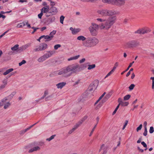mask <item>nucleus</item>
I'll return each instance as SVG.
<instances>
[{
    "instance_id": "6e6d98bb",
    "label": "nucleus",
    "mask_w": 154,
    "mask_h": 154,
    "mask_svg": "<svg viewBox=\"0 0 154 154\" xmlns=\"http://www.w3.org/2000/svg\"><path fill=\"white\" fill-rule=\"evenodd\" d=\"M141 144L144 147L146 148L147 147V145L144 142V141H142L141 142Z\"/></svg>"
},
{
    "instance_id": "bf43d9fd",
    "label": "nucleus",
    "mask_w": 154,
    "mask_h": 154,
    "mask_svg": "<svg viewBox=\"0 0 154 154\" xmlns=\"http://www.w3.org/2000/svg\"><path fill=\"white\" fill-rule=\"evenodd\" d=\"M134 63V61H133V62H132V63H131L129 65V66H128V68H127V70L128 69H129L130 68V67H131L132 66V65L133 64V63Z\"/></svg>"
},
{
    "instance_id": "5701e85b",
    "label": "nucleus",
    "mask_w": 154,
    "mask_h": 154,
    "mask_svg": "<svg viewBox=\"0 0 154 154\" xmlns=\"http://www.w3.org/2000/svg\"><path fill=\"white\" fill-rule=\"evenodd\" d=\"M51 63L52 64H59L62 63V62L59 60H51Z\"/></svg>"
},
{
    "instance_id": "cd10ccee",
    "label": "nucleus",
    "mask_w": 154,
    "mask_h": 154,
    "mask_svg": "<svg viewBox=\"0 0 154 154\" xmlns=\"http://www.w3.org/2000/svg\"><path fill=\"white\" fill-rule=\"evenodd\" d=\"M56 30H53L51 32L50 34L49 37H50V39H52V38L53 37V36L56 33Z\"/></svg>"
},
{
    "instance_id": "0eeeda50",
    "label": "nucleus",
    "mask_w": 154,
    "mask_h": 154,
    "mask_svg": "<svg viewBox=\"0 0 154 154\" xmlns=\"http://www.w3.org/2000/svg\"><path fill=\"white\" fill-rule=\"evenodd\" d=\"M47 47L48 45L46 44L42 43L39 45L38 48L35 49L34 50L35 51H38L44 50L47 48Z\"/></svg>"
},
{
    "instance_id": "864d4df0",
    "label": "nucleus",
    "mask_w": 154,
    "mask_h": 154,
    "mask_svg": "<svg viewBox=\"0 0 154 154\" xmlns=\"http://www.w3.org/2000/svg\"><path fill=\"white\" fill-rule=\"evenodd\" d=\"M45 58H38L37 60L39 62H42L45 60Z\"/></svg>"
},
{
    "instance_id": "c9c22d12",
    "label": "nucleus",
    "mask_w": 154,
    "mask_h": 154,
    "mask_svg": "<svg viewBox=\"0 0 154 154\" xmlns=\"http://www.w3.org/2000/svg\"><path fill=\"white\" fill-rule=\"evenodd\" d=\"M64 17L63 16H61L60 17V22L62 24H63V21L64 19Z\"/></svg>"
},
{
    "instance_id": "0e129e2a",
    "label": "nucleus",
    "mask_w": 154,
    "mask_h": 154,
    "mask_svg": "<svg viewBox=\"0 0 154 154\" xmlns=\"http://www.w3.org/2000/svg\"><path fill=\"white\" fill-rule=\"evenodd\" d=\"M147 125V122L146 121L144 122L143 123V126H144V128H147V127H146Z\"/></svg>"
},
{
    "instance_id": "9d476101",
    "label": "nucleus",
    "mask_w": 154,
    "mask_h": 154,
    "mask_svg": "<svg viewBox=\"0 0 154 154\" xmlns=\"http://www.w3.org/2000/svg\"><path fill=\"white\" fill-rule=\"evenodd\" d=\"M97 13L103 16H107V9H101L97 11Z\"/></svg>"
},
{
    "instance_id": "603ef678",
    "label": "nucleus",
    "mask_w": 154,
    "mask_h": 154,
    "mask_svg": "<svg viewBox=\"0 0 154 154\" xmlns=\"http://www.w3.org/2000/svg\"><path fill=\"white\" fill-rule=\"evenodd\" d=\"M56 2H54L51 1L50 2V6L51 7H54V6L55 5Z\"/></svg>"
},
{
    "instance_id": "37998d69",
    "label": "nucleus",
    "mask_w": 154,
    "mask_h": 154,
    "mask_svg": "<svg viewBox=\"0 0 154 154\" xmlns=\"http://www.w3.org/2000/svg\"><path fill=\"white\" fill-rule=\"evenodd\" d=\"M32 28L34 30L32 32V34H33L36 31V30H37V29H39V28H36V27H32Z\"/></svg>"
},
{
    "instance_id": "39448f33",
    "label": "nucleus",
    "mask_w": 154,
    "mask_h": 154,
    "mask_svg": "<svg viewBox=\"0 0 154 154\" xmlns=\"http://www.w3.org/2000/svg\"><path fill=\"white\" fill-rule=\"evenodd\" d=\"M99 84L98 80H95L92 82L88 88V91L90 92H93L97 88Z\"/></svg>"
},
{
    "instance_id": "79ce46f5",
    "label": "nucleus",
    "mask_w": 154,
    "mask_h": 154,
    "mask_svg": "<svg viewBox=\"0 0 154 154\" xmlns=\"http://www.w3.org/2000/svg\"><path fill=\"white\" fill-rule=\"evenodd\" d=\"M135 87V85L134 84H131L129 87V88L130 90H132Z\"/></svg>"
},
{
    "instance_id": "72a5a7b5",
    "label": "nucleus",
    "mask_w": 154,
    "mask_h": 154,
    "mask_svg": "<svg viewBox=\"0 0 154 154\" xmlns=\"http://www.w3.org/2000/svg\"><path fill=\"white\" fill-rule=\"evenodd\" d=\"M128 103L127 102H124L123 101L121 103L120 105L122 106H126L128 105Z\"/></svg>"
},
{
    "instance_id": "aec40b11",
    "label": "nucleus",
    "mask_w": 154,
    "mask_h": 154,
    "mask_svg": "<svg viewBox=\"0 0 154 154\" xmlns=\"http://www.w3.org/2000/svg\"><path fill=\"white\" fill-rule=\"evenodd\" d=\"M49 11V6H47V7H43L41 9V11L43 13H45V14L48 12Z\"/></svg>"
},
{
    "instance_id": "a211bd4d",
    "label": "nucleus",
    "mask_w": 154,
    "mask_h": 154,
    "mask_svg": "<svg viewBox=\"0 0 154 154\" xmlns=\"http://www.w3.org/2000/svg\"><path fill=\"white\" fill-rule=\"evenodd\" d=\"M40 149V148L38 146H36L30 149L29 151V152H33L36 151H37L39 150Z\"/></svg>"
},
{
    "instance_id": "a18cd8bd",
    "label": "nucleus",
    "mask_w": 154,
    "mask_h": 154,
    "mask_svg": "<svg viewBox=\"0 0 154 154\" xmlns=\"http://www.w3.org/2000/svg\"><path fill=\"white\" fill-rule=\"evenodd\" d=\"M119 105H118L117 107H116V108L115 109L114 111L112 113V115H114L116 113V112L117 110L119 109Z\"/></svg>"
},
{
    "instance_id": "4d7b16f0",
    "label": "nucleus",
    "mask_w": 154,
    "mask_h": 154,
    "mask_svg": "<svg viewBox=\"0 0 154 154\" xmlns=\"http://www.w3.org/2000/svg\"><path fill=\"white\" fill-rule=\"evenodd\" d=\"M98 0H87V2L91 3H95Z\"/></svg>"
},
{
    "instance_id": "09e8293b",
    "label": "nucleus",
    "mask_w": 154,
    "mask_h": 154,
    "mask_svg": "<svg viewBox=\"0 0 154 154\" xmlns=\"http://www.w3.org/2000/svg\"><path fill=\"white\" fill-rule=\"evenodd\" d=\"M128 123V121L127 120H126L125 121V124L124 125L123 127L122 128V129L123 130L125 129V128L126 125H127Z\"/></svg>"
},
{
    "instance_id": "e2e57ef3",
    "label": "nucleus",
    "mask_w": 154,
    "mask_h": 154,
    "mask_svg": "<svg viewBox=\"0 0 154 154\" xmlns=\"http://www.w3.org/2000/svg\"><path fill=\"white\" fill-rule=\"evenodd\" d=\"M51 96H49L46 97L45 98V100L46 101H48V100H49L51 98Z\"/></svg>"
},
{
    "instance_id": "f3484780",
    "label": "nucleus",
    "mask_w": 154,
    "mask_h": 154,
    "mask_svg": "<svg viewBox=\"0 0 154 154\" xmlns=\"http://www.w3.org/2000/svg\"><path fill=\"white\" fill-rule=\"evenodd\" d=\"M19 45L18 44H16L14 45L13 47L11 48V50L14 52H16L17 53H18V50L19 49Z\"/></svg>"
},
{
    "instance_id": "680f3d73",
    "label": "nucleus",
    "mask_w": 154,
    "mask_h": 154,
    "mask_svg": "<svg viewBox=\"0 0 154 154\" xmlns=\"http://www.w3.org/2000/svg\"><path fill=\"white\" fill-rule=\"evenodd\" d=\"M106 94V92H104L99 98V100H101L102 98L104 97Z\"/></svg>"
},
{
    "instance_id": "4be33fe9",
    "label": "nucleus",
    "mask_w": 154,
    "mask_h": 154,
    "mask_svg": "<svg viewBox=\"0 0 154 154\" xmlns=\"http://www.w3.org/2000/svg\"><path fill=\"white\" fill-rule=\"evenodd\" d=\"M7 100H8V99L6 97L2 99L0 102V106H2L6 103H7L6 102Z\"/></svg>"
},
{
    "instance_id": "7c9ffc66",
    "label": "nucleus",
    "mask_w": 154,
    "mask_h": 154,
    "mask_svg": "<svg viewBox=\"0 0 154 154\" xmlns=\"http://www.w3.org/2000/svg\"><path fill=\"white\" fill-rule=\"evenodd\" d=\"M95 67V65L94 64H93L92 65H88V70H91L92 69H93Z\"/></svg>"
},
{
    "instance_id": "13d9d810",
    "label": "nucleus",
    "mask_w": 154,
    "mask_h": 154,
    "mask_svg": "<svg viewBox=\"0 0 154 154\" xmlns=\"http://www.w3.org/2000/svg\"><path fill=\"white\" fill-rule=\"evenodd\" d=\"M43 13L41 12V13L38 14V17L39 18L41 19L42 18V16L43 15Z\"/></svg>"
},
{
    "instance_id": "1a4fd4ad",
    "label": "nucleus",
    "mask_w": 154,
    "mask_h": 154,
    "mask_svg": "<svg viewBox=\"0 0 154 154\" xmlns=\"http://www.w3.org/2000/svg\"><path fill=\"white\" fill-rule=\"evenodd\" d=\"M49 11L52 15H55L58 12L57 8L55 7H51L50 8L49 7Z\"/></svg>"
},
{
    "instance_id": "393cba45",
    "label": "nucleus",
    "mask_w": 154,
    "mask_h": 154,
    "mask_svg": "<svg viewBox=\"0 0 154 154\" xmlns=\"http://www.w3.org/2000/svg\"><path fill=\"white\" fill-rule=\"evenodd\" d=\"M42 38H44L45 39H46V40L45 41V42L47 41H48L51 40V39H50V37H49V36L48 35H42Z\"/></svg>"
},
{
    "instance_id": "9b49d317",
    "label": "nucleus",
    "mask_w": 154,
    "mask_h": 154,
    "mask_svg": "<svg viewBox=\"0 0 154 154\" xmlns=\"http://www.w3.org/2000/svg\"><path fill=\"white\" fill-rule=\"evenodd\" d=\"M29 47V46L27 45H23L22 46L19 47V49L18 50V53H21L27 48Z\"/></svg>"
},
{
    "instance_id": "e433bc0d",
    "label": "nucleus",
    "mask_w": 154,
    "mask_h": 154,
    "mask_svg": "<svg viewBox=\"0 0 154 154\" xmlns=\"http://www.w3.org/2000/svg\"><path fill=\"white\" fill-rule=\"evenodd\" d=\"M55 136V135H52L51 136V137H50L49 138H47L46 139V140L48 141H50L53 139L54 137Z\"/></svg>"
},
{
    "instance_id": "69168bd1",
    "label": "nucleus",
    "mask_w": 154,
    "mask_h": 154,
    "mask_svg": "<svg viewBox=\"0 0 154 154\" xmlns=\"http://www.w3.org/2000/svg\"><path fill=\"white\" fill-rule=\"evenodd\" d=\"M17 27L19 28L22 27L21 23H19L17 25Z\"/></svg>"
},
{
    "instance_id": "ea45409f",
    "label": "nucleus",
    "mask_w": 154,
    "mask_h": 154,
    "mask_svg": "<svg viewBox=\"0 0 154 154\" xmlns=\"http://www.w3.org/2000/svg\"><path fill=\"white\" fill-rule=\"evenodd\" d=\"M61 46V45L60 44H57L54 45V48L55 50H57L58 48L60 47Z\"/></svg>"
},
{
    "instance_id": "a878e982",
    "label": "nucleus",
    "mask_w": 154,
    "mask_h": 154,
    "mask_svg": "<svg viewBox=\"0 0 154 154\" xmlns=\"http://www.w3.org/2000/svg\"><path fill=\"white\" fill-rule=\"evenodd\" d=\"M13 70L14 69L13 68L10 69H9L7 70L5 72L3 73V74L4 75H5L10 73V72L13 71Z\"/></svg>"
},
{
    "instance_id": "4468645a",
    "label": "nucleus",
    "mask_w": 154,
    "mask_h": 154,
    "mask_svg": "<svg viewBox=\"0 0 154 154\" xmlns=\"http://www.w3.org/2000/svg\"><path fill=\"white\" fill-rule=\"evenodd\" d=\"M87 117H85L84 118L82 119L81 120L77 122L74 126V128L76 129L85 120V119H86Z\"/></svg>"
},
{
    "instance_id": "6e6552de",
    "label": "nucleus",
    "mask_w": 154,
    "mask_h": 154,
    "mask_svg": "<svg viewBox=\"0 0 154 154\" xmlns=\"http://www.w3.org/2000/svg\"><path fill=\"white\" fill-rule=\"evenodd\" d=\"M127 44L129 47H132L137 46L139 45V43L137 41L133 40L129 42Z\"/></svg>"
},
{
    "instance_id": "20e7f679",
    "label": "nucleus",
    "mask_w": 154,
    "mask_h": 154,
    "mask_svg": "<svg viewBox=\"0 0 154 154\" xmlns=\"http://www.w3.org/2000/svg\"><path fill=\"white\" fill-rule=\"evenodd\" d=\"M96 24L94 23H92L91 25L89 27L88 29L90 31L91 34L93 36H96L98 33V31L99 29V26L101 25Z\"/></svg>"
},
{
    "instance_id": "49530a36",
    "label": "nucleus",
    "mask_w": 154,
    "mask_h": 154,
    "mask_svg": "<svg viewBox=\"0 0 154 154\" xmlns=\"http://www.w3.org/2000/svg\"><path fill=\"white\" fill-rule=\"evenodd\" d=\"M147 128H144V131L143 133V135L144 136H146L147 135Z\"/></svg>"
},
{
    "instance_id": "2f4dec72",
    "label": "nucleus",
    "mask_w": 154,
    "mask_h": 154,
    "mask_svg": "<svg viewBox=\"0 0 154 154\" xmlns=\"http://www.w3.org/2000/svg\"><path fill=\"white\" fill-rule=\"evenodd\" d=\"M4 105V108L5 109L8 108L11 105V104L9 101L5 104Z\"/></svg>"
},
{
    "instance_id": "bb28decb",
    "label": "nucleus",
    "mask_w": 154,
    "mask_h": 154,
    "mask_svg": "<svg viewBox=\"0 0 154 154\" xmlns=\"http://www.w3.org/2000/svg\"><path fill=\"white\" fill-rule=\"evenodd\" d=\"M16 93L15 92H13L11 94L9 95L8 97H6L8 99V100H10L13 97L14 95Z\"/></svg>"
},
{
    "instance_id": "de8ad7c7",
    "label": "nucleus",
    "mask_w": 154,
    "mask_h": 154,
    "mask_svg": "<svg viewBox=\"0 0 154 154\" xmlns=\"http://www.w3.org/2000/svg\"><path fill=\"white\" fill-rule=\"evenodd\" d=\"M142 124H140L139 127H138L137 128V132H138L139 130H140L142 128Z\"/></svg>"
},
{
    "instance_id": "c756f323",
    "label": "nucleus",
    "mask_w": 154,
    "mask_h": 154,
    "mask_svg": "<svg viewBox=\"0 0 154 154\" xmlns=\"http://www.w3.org/2000/svg\"><path fill=\"white\" fill-rule=\"evenodd\" d=\"M55 18L54 17H51L49 18L48 19V21L50 23H51L55 20Z\"/></svg>"
},
{
    "instance_id": "f8f14e48",
    "label": "nucleus",
    "mask_w": 154,
    "mask_h": 154,
    "mask_svg": "<svg viewBox=\"0 0 154 154\" xmlns=\"http://www.w3.org/2000/svg\"><path fill=\"white\" fill-rule=\"evenodd\" d=\"M8 83V81L5 79L2 81V84L0 86V90H2L5 88Z\"/></svg>"
},
{
    "instance_id": "338daca9",
    "label": "nucleus",
    "mask_w": 154,
    "mask_h": 154,
    "mask_svg": "<svg viewBox=\"0 0 154 154\" xmlns=\"http://www.w3.org/2000/svg\"><path fill=\"white\" fill-rule=\"evenodd\" d=\"M1 17L4 19L5 18V16L4 15H2L1 13H0V18Z\"/></svg>"
},
{
    "instance_id": "f704fd0d",
    "label": "nucleus",
    "mask_w": 154,
    "mask_h": 154,
    "mask_svg": "<svg viewBox=\"0 0 154 154\" xmlns=\"http://www.w3.org/2000/svg\"><path fill=\"white\" fill-rule=\"evenodd\" d=\"M131 97V95L129 94L125 96L124 97V100H128Z\"/></svg>"
},
{
    "instance_id": "a19ab883",
    "label": "nucleus",
    "mask_w": 154,
    "mask_h": 154,
    "mask_svg": "<svg viewBox=\"0 0 154 154\" xmlns=\"http://www.w3.org/2000/svg\"><path fill=\"white\" fill-rule=\"evenodd\" d=\"M26 62L25 60H23L21 62L19 63V65L20 66L22 65L25 63Z\"/></svg>"
},
{
    "instance_id": "4c0bfd02",
    "label": "nucleus",
    "mask_w": 154,
    "mask_h": 154,
    "mask_svg": "<svg viewBox=\"0 0 154 154\" xmlns=\"http://www.w3.org/2000/svg\"><path fill=\"white\" fill-rule=\"evenodd\" d=\"M154 131V128L152 126H151L150 127L149 130V132L150 134L152 133Z\"/></svg>"
},
{
    "instance_id": "2eb2a0df",
    "label": "nucleus",
    "mask_w": 154,
    "mask_h": 154,
    "mask_svg": "<svg viewBox=\"0 0 154 154\" xmlns=\"http://www.w3.org/2000/svg\"><path fill=\"white\" fill-rule=\"evenodd\" d=\"M70 30L72 31V33L73 35H75L80 31V29L73 28L72 27H70Z\"/></svg>"
},
{
    "instance_id": "473e14b6",
    "label": "nucleus",
    "mask_w": 154,
    "mask_h": 154,
    "mask_svg": "<svg viewBox=\"0 0 154 154\" xmlns=\"http://www.w3.org/2000/svg\"><path fill=\"white\" fill-rule=\"evenodd\" d=\"M111 96V94H108L105 96L104 98V100H105V101H106Z\"/></svg>"
},
{
    "instance_id": "c85d7f7f",
    "label": "nucleus",
    "mask_w": 154,
    "mask_h": 154,
    "mask_svg": "<svg viewBox=\"0 0 154 154\" xmlns=\"http://www.w3.org/2000/svg\"><path fill=\"white\" fill-rule=\"evenodd\" d=\"M30 129V128H29V127L24 130H21L20 131V134H23L25 133L26 131H27Z\"/></svg>"
},
{
    "instance_id": "774afa93",
    "label": "nucleus",
    "mask_w": 154,
    "mask_h": 154,
    "mask_svg": "<svg viewBox=\"0 0 154 154\" xmlns=\"http://www.w3.org/2000/svg\"><path fill=\"white\" fill-rule=\"evenodd\" d=\"M85 61V58H82V59L80 60L79 61V62L80 63H83Z\"/></svg>"
},
{
    "instance_id": "052dcab7",
    "label": "nucleus",
    "mask_w": 154,
    "mask_h": 154,
    "mask_svg": "<svg viewBox=\"0 0 154 154\" xmlns=\"http://www.w3.org/2000/svg\"><path fill=\"white\" fill-rule=\"evenodd\" d=\"M42 5L44 6H45V7H47V6H49L48 5H47V3L46 2H43L42 3Z\"/></svg>"
},
{
    "instance_id": "412c9836",
    "label": "nucleus",
    "mask_w": 154,
    "mask_h": 154,
    "mask_svg": "<svg viewBox=\"0 0 154 154\" xmlns=\"http://www.w3.org/2000/svg\"><path fill=\"white\" fill-rule=\"evenodd\" d=\"M66 84V83L62 82L59 83L56 85V86L58 88L61 89Z\"/></svg>"
},
{
    "instance_id": "b1692460",
    "label": "nucleus",
    "mask_w": 154,
    "mask_h": 154,
    "mask_svg": "<svg viewBox=\"0 0 154 154\" xmlns=\"http://www.w3.org/2000/svg\"><path fill=\"white\" fill-rule=\"evenodd\" d=\"M77 39L78 40L82 41H84L86 39V38L82 35H80L78 36Z\"/></svg>"
},
{
    "instance_id": "f03ea898",
    "label": "nucleus",
    "mask_w": 154,
    "mask_h": 154,
    "mask_svg": "<svg viewBox=\"0 0 154 154\" xmlns=\"http://www.w3.org/2000/svg\"><path fill=\"white\" fill-rule=\"evenodd\" d=\"M80 70L79 65L76 63L69 65L56 72L58 75H63L65 77H68L72 74L77 73Z\"/></svg>"
},
{
    "instance_id": "6ab92c4d",
    "label": "nucleus",
    "mask_w": 154,
    "mask_h": 154,
    "mask_svg": "<svg viewBox=\"0 0 154 154\" xmlns=\"http://www.w3.org/2000/svg\"><path fill=\"white\" fill-rule=\"evenodd\" d=\"M115 0H102V2L104 3L113 5H115Z\"/></svg>"
},
{
    "instance_id": "f257e3e1",
    "label": "nucleus",
    "mask_w": 154,
    "mask_h": 154,
    "mask_svg": "<svg viewBox=\"0 0 154 154\" xmlns=\"http://www.w3.org/2000/svg\"><path fill=\"white\" fill-rule=\"evenodd\" d=\"M117 14V12L113 10L107 9V16H110L107 20H104L100 18H98L96 20L101 23L100 26L101 29H104L108 30L115 23L116 20V17L114 15Z\"/></svg>"
},
{
    "instance_id": "dca6fc26",
    "label": "nucleus",
    "mask_w": 154,
    "mask_h": 154,
    "mask_svg": "<svg viewBox=\"0 0 154 154\" xmlns=\"http://www.w3.org/2000/svg\"><path fill=\"white\" fill-rule=\"evenodd\" d=\"M54 52L53 51H49L43 56L44 58H48L51 56L53 55Z\"/></svg>"
},
{
    "instance_id": "3c124183",
    "label": "nucleus",
    "mask_w": 154,
    "mask_h": 154,
    "mask_svg": "<svg viewBox=\"0 0 154 154\" xmlns=\"http://www.w3.org/2000/svg\"><path fill=\"white\" fill-rule=\"evenodd\" d=\"M76 129L73 127L72 129L70 130L68 133L69 134H71Z\"/></svg>"
},
{
    "instance_id": "423d86ee",
    "label": "nucleus",
    "mask_w": 154,
    "mask_h": 154,
    "mask_svg": "<svg viewBox=\"0 0 154 154\" xmlns=\"http://www.w3.org/2000/svg\"><path fill=\"white\" fill-rule=\"evenodd\" d=\"M150 31V30L148 28H144L140 29L134 32L135 33H138L140 34H143L147 33Z\"/></svg>"
},
{
    "instance_id": "5fc2aeb1",
    "label": "nucleus",
    "mask_w": 154,
    "mask_h": 154,
    "mask_svg": "<svg viewBox=\"0 0 154 154\" xmlns=\"http://www.w3.org/2000/svg\"><path fill=\"white\" fill-rule=\"evenodd\" d=\"M123 101V100L121 98H119L118 100V102L119 103V104L118 105H119L120 106L121 104V103Z\"/></svg>"
},
{
    "instance_id": "c03bdc74",
    "label": "nucleus",
    "mask_w": 154,
    "mask_h": 154,
    "mask_svg": "<svg viewBox=\"0 0 154 154\" xmlns=\"http://www.w3.org/2000/svg\"><path fill=\"white\" fill-rule=\"evenodd\" d=\"M52 15H53L51 14V13H50V11H48V12H47L45 14V16L46 17H49L50 16H52Z\"/></svg>"
},
{
    "instance_id": "8fccbe9b",
    "label": "nucleus",
    "mask_w": 154,
    "mask_h": 154,
    "mask_svg": "<svg viewBox=\"0 0 154 154\" xmlns=\"http://www.w3.org/2000/svg\"><path fill=\"white\" fill-rule=\"evenodd\" d=\"M113 72L112 71V70H111L105 76V78H107L110 75L112 74L113 73Z\"/></svg>"
},
{
    "instance_id": "7ed1b4c3",
    "label": "nucleus",
    "mask_w": 154,
    "mask_h": 154,
    "mask_svg": "<svg viewBox=\"0 0 154 154\" xmlns=\"http://www.w3.org/2000/svg\"><path fill=\"white\" fill-rule=\"evenodd\" d=\"M99 42L98 39L95 37H88L84 42L83 45L86 47L90 48L96 45Z\"/></svg>"
},
{
    "instance_id": "58836bf2",
    "label": "nucleus",
    "mask_w": 154,
    "mask_h": 154,
    "mask_svg": "<svg viewBox=\"0 0 154 154\" xmlns=\"http://www.w3.org/2000/svg\"><path fill=\"white\" fill-rule=\"evenodd\" d=\"M96 126H97V124H96L95 125V126H94V128H93V129H92V131H91V132H90V134L89 135V136L90 137V136H91L92 135V134H93L94 131V129H95V128H96Z\"/></svg>"
},
{
    "instance_id": "ddd939ff",
    "label": "nucleus",
    "mask_w": 154,
    "mask_h": 154,
    "mask_svg": "<svg viewBox=\"0 0 154 154\" xmlns=\"http://www.w3.org/2000/svg\"><path fill=\"white\" fill-rule=\"evenodd\" d=\"M125 0H115V5L118 6H122L125 3Z\"/></svg>"
}]
</instances>
